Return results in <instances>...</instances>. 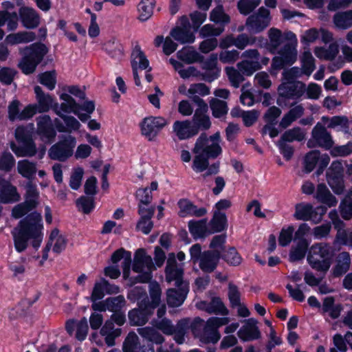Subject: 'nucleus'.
<instances>
[{"mask_svg": "<svg viewBox=\"0 0 352 352\" xmlns=\"http://www.w3.org/2000/svg\"><path fill=\"white\" fill-rule=\"evenodd\" d=\"M173 131L180 140H186L198 133V129L188 120L175 121L173 125Z\"/></svg>", "mask_w": 352, "mask_h": 352, "instance_id": "obj_30", "label": "nucleus"}, {"mask_svg": "<svg viewBox=\"0 0 352 352\" xmlns=\"http://www.w3.org/2000/svg\"><path fill=\"white\" fill-rule=\"evenodd\" d=\"M196 307L209 314L227 316L228 310L218 297H213L210 302L201 300L196 303Z\"/></svg>", "mask_w": 352, "mask_h": 352, "instance_id": "obj_25", "label": "nucleus"}, {"mask_svg": "<svg viewBox=\"0 0 352 352\" xmlns=\"http://www.w3.org/2000/svg\"><path fill=\"white\" fill-rule=\"evenodd\" d=\"M36 38L35 33L32 32L21 31L8 34L5 42L11 45L30 43Z\"/></svg>", "mask_w": 352, "mask_h": 352, "instance_id": "obj_41", "label": "nucleus"}, {"mask_svg": "<svg viewBox=\"0 0 352 352\" xmlns=\"http://www.w3.org/2000/svg\"><path fill=\"white\" fill-rule=\"evenodd\" d=\"M351 265V256L346 252H340L336 257V264L332 269L335 277H339L345 274Z\"/></svg>", "mask_w": 352, "mask_h": 352, "instance_id": "obj_40", "label": "nucleus"}, {"mask_svg": "<svg viewBox=\"0 0 352 352\" xmlns=\"http://www.w3.org/2000/svg\"><path fill=\"white\" fill-rule=\"evenodd\" d=\"M168 123L167 120L162 116L146 117L140 124L141 134L148 141H153Z\"/></svg>", "mask_w": 352, "mask_h": 352, "instance_id": "obj_13", "label": "nucleus"}, {"mask_svg": "<svg viewBox=\"0 0 352 352\" xmlns=\"http://www.w3.org/2000/svg\"><path fill=\"white\" fill-rule=\"evenodd\" d=\"M170 36L181 44L192 43L195 36L190 29L175 27L171 30Z\"/></svg>", "mask_w": 352, "mask_h": 352, "instance_id": "obj_44", "label": "nucleus"}, {"mask_svg": "<svg viewBox=\"0 0 352 352\" xmlns=\"http://www.w3.org/2000/svg\"><path fill=\"white\" fill-rule=\"evenodd\" d=\"M106 285L107 280L103 278L95 283L91 296V301L100 300L106 294Z\"/></svg>", "mask_w": 352, "mask_h": 352, "instance_id": "obj_62", "label": "nucleus"}, {"mask_svg": "<svg viewBox=\"0 0 352 352\" xmlns=\"http://www.w3.org/2000/svg\"><path fill=\"white\" fill-rule=\"evenodd\" d=\"M333 256V249L329 243H317L310 247L307 260L313 269L326 273L332 264Z\"/></svg>", "mask_w": 352, "mask_h": 352, "instance_id": "obj_5", "label": "nucleus"}, {"mask_svg": "<svg viewBox=\"0 0 352 352\" xmlns=\"http://www.w3.org/2000/svg\"><path fill=\"white\" fill-rule=\"evenodd\" d=\"M271 22L270 12L264 7L250 15L246 20L245 26L249 32L258 34L267 28Z\"/></svg>", "mask_w": 352, "mask_h": 352, "instance_id": "obj_15", "label": "nucleus"}, {"mask_svg": "<svg viewBox=\"0 0 352 352\" xmlns=\"http://www.w3.org/2000/svg\"><path fill=\"white\" fill-rule=\"evenodd\" d=\"M217 54H212L203 62L201 68L204 72L201 76L204 80L210 82L219 77L221 69L217 66Z\"/></svg>", "mask_w": 352, "mask_h": 352, "instance_id": "obj_23", "label": "nucleus"}, {"mask_svg": "<svg viewBox=\"0 0 352 352\" xmlns=\"http://www.w3.org/2000/svg\"><path fill=\"white\" fill-rule=\"evenodd\" d=\"M305 138V132L300 127H294L286 131L281 136L282 140L287 142L301 141Z\"/></svg>", "mask_w": 352, "mask_h": 352, "instance_id": "obj_60", "label": "nucleus"}, {"mask_svg": "<svg viewBox=\"0 0 352 352\" xmlns=\"http://www.w3.org/2000/svg\"><path fill=\"white\" fill-rule=\"evenodd\" d=\"M243 325L238 331V336L243 341H251L261 338V332L257 326L258 321L253 318L244 320Z\"/></svg>", "mask_w": 352, "mask_h": 352, "instance_id": "obj_24", "label": "nucleus"}, {"mask_svg": "<svg viewBox=\"0 0 352 352\" xmlns=\"http://www.w3.org/2000/svg\"><path fill=\"white\" fill-rule=\"evenodd\" d=\"M60 99L63 100L60 106L58 104V109L62 113H76V109L80 105L76 103L75 100L67 93H62L60 94Z\"/></svg>", "mask_w": 352, "mask_h": 352, "instance_id": "obj_51", "label": "nucleus"}, {"mask_svg": "<svg viewBox=\"0 0 352 352\" xmlns=\"http://www.w3.org/2000/svg\"><path fill=\"white\" fill-rule=\"evenodd\" d=\"M20 53L24 56L19 63V67L23 73L29 74L35 70L37 65L46 54L47 49L43 44L34 43L29 47L20 49Z\"/></svg>", "mask_w": 352, "mask_h": 352, "instance_id": "obj_8", "label": "nucleus"}, {"mask_svg": "<svg viewBox=\"0 0 352 352\" xmlns=\"http://www.w3.org/2000/svg\"><path fill=\"white\" fill-rule=\"evenodd\" d=\"M335 26L340 30H346L352 27V10L338 12L333 18Z\"/></svg>", "mask_w": 352, "mask_h": 352, "instance_id": "obj_49", "label": "nucleus"}, {"mask_svg": "<svg viewBox=\"0 0 352 352\" xmlns=\"http://www.w3.org/2000/svg\"><path fill=\"white\" fill-rule=\"evenodd\" d=\"M278 92L280 98L298 101L305 96V84L300 81L283 82L279 85Z\"/></svg>", "mask_w": 352, "mask_h": 352, "instance_id": "obj_18", "label": "nucleus"}, {"mask_svg": "<svg viewBox=\"0 0 352 352\" xmlns=\"http://www.w3.org/2000/svg\"><path fill=\"white\" fill-rule=\"evenodd\" d=\"M241 56L244 60L238 63L236 67L243 75L250 76L261 68L260 54L257 50H245L242 53Z\"/></svg>", "mask_w": 352, "mask_h": 352, "instance_id": "obj_17", "label": "nucleus"}, {"mask_svg": "<svg viewBox=\"0 0 352 352\" xmlns=\"http://www.w3.org/2000/svg\"><path fill=\"white\" fill-rule=\"evenodd\" d=\"M166 279L168 283L175 281L176 289L167 291V303L169 306L177 307L182 305L189 291L188 282L183 280V265L176 262L173 253L168 255L166 267Z\"/></svg>", "mask_w": 352, "mask_h": 352, "instance_id": "obj_3", "label": "nucleus"}, {"mask_svg": "<svg viewBox=\"0 0 352 352\" xmlns=\"http://www.w3.org/2000/svg\"><path fill=\"white\" fill-rule=\"evenodd\" d=\"M122 259L123 260L122 263L123 277L125 279H128L130 275L131 253L129 251L125 250L123 248H120L115 251L111 257V260L113 263H117Z\"/></svg>", "mask_w": 352, "mask_h": 352, "instance_id": "obj_33", "label": "nucleus"}, {"mask_svg": "<svg viewBox=\"0 0 352 352\" xmlns=\"http://www.w3.org/2000/svg\"><path fill=\"white\" fill-rule=\"evenodd\" d=\"M14 248L18 252L25 251L30 243L38 249L43 239V224L40 213L34 212L21 219L12 232Z\"/></svg>", "mask_w": 352, "mask_h": 352, "instance_id": "obj_2", "label": "nucleus"}, {"mask_svg": "<svg viewBox=\"0 0 352 352\" xmlns=\"http://www.w3.org/2000/svg\"><path fill=\"white\" fill-rule=\"evenodd\" d=\"M308 245L309 243L307 240L298 241L290 251L289 260L294 262L302 259L305 256Z\"/></svg>", "mask_w": 352, "mask_h": 352, "instance_id": "obj_54", "label": "nucleus"}, {"mask_svg": "<svg viewBox=\"0 0 352 352\" xmlns=\"http://www.w3.org/2000/svg\"><path fill=\"white\" fill-rule=\"evenodd\" d=\"M123 352H155L152 345L141 346L135 333L130 332L126 336L122 346Z\"/></svg>", "mask_w": 352, "mask_h": 352, "instance_id": "obj_31", "label": "nucleus"}, {"mask_svg": "<svg viewBox=\"0 0 352 352\" xmlns=\"http://www.w3.org/2000/svg\"><path fill=\"white\" fill-rule=\"evenodd\" d=\"M189 329L191 330V322L189 319L184 318L178 321L177 324L173 326L172 334L176 342L182 344Z\"/></svg>", "mask_w": 352, "mask_h": 352, "instance_id": "obj_46", "label": "nucleus"}, {"mask_svg": "<svg viewBox=\"0 0 352 352\" xmlns=\"http://www.w3.org/2000/svg\"><path fill=\"white\" fill-rule=\"evenodd\" d=\"M155 0H140L137 6L138 19L140 21H146L153 14Z\"/></svg>", "mask_w": 352, "mask_h": 352, "instance_id": "obj_45", "label": "nucleus"}, {"mask_svg": "<svg viewBox=\"0 0 352 352\" xmlns=\"http://www.w3.org/2000/svg\"><path fill=\"white\" fill-rule=\"evenodd\" d=\"M105 51L114 58H121L123 54V47L116 41H109L104 44Z\"/></svg>", "mask_w": 352, "mask_h": 352, "instance_id": "obj_61", "label": "nucleus"}, {"mask_svg": "<svg viewBox=\"0 0 352 352\" xmlns=\"http://www.w3.org/2000/svg\"><path fill=\"white\" fill-rule=\"evenodd\" d=\"M191 332L203 344H215L221 338L218 330L213 329L201 318H195L191 322Z\"/></svg>", "mask_w": 352, "mask_h": 352, "instance_id": "obj_9", "label": "nucleus"}, {"mask_svg": "<svg viewBox=\"0 0 352 352\" xmlns=\"http://www.w3.org/2000/svg\"><path fill=\"white\" fill-rule=\"evenodd\" d=\"M220 142L221 137L219 132L209 137L206 133H202L196 140L192 149L194 158L192 168L196 173L206 171L201 175L204 180H206L208 176L216 175L219 171V163L209 165V160L215 159L221 154Z\"/></svg>", "mask_w": 352, "mask_h": 352, "instance_id": "obj_1", "label": "nucleus"}, {"mask_svg": "<svg viewBox=\"0 0 352 352\" xmlns=\"http://www.w3.org/2000/svg\"><path fill=\"white\" fill-rule=\"evenodd\" d=\"M131 58V63L135 83L137 86H140L141 82L138 76V70L147 69V72H150L151 70V67L149 66L148 60L139 46H135L134 47L132 51Z\"/></svg>", "mask_w": 352, "mask_h": 352, "instance_id": "obj_19", "label": "nucleus"}, {"mask_svg": "<svg viewBox=\"0 0 352 352\" xmlns=\"http://www.w3.org/2000/svg\"><path fill=\"white\" fill-rule=\"evenodd\" d=\"M305 111L302 104H297L293 107L282 118L280 126L282 128H287L293 122L300 118Z\"/></svg>", "mask_w": 352, "mask_h": 352, "instance_id": "obj_50", "label": "nucleus"}, {"mask_svg": "<svg viewBox=\"0 0 352 352\" xmlns=\"http://www.w3.org/2000/svg\"><path fill=\"white\" fill-rule=\"evenodd\" d=\"M339 208L342 218L349 220L352 217V189L348 191Z\"/></svg>", "mask_w": 352, "mask_h": 352, "instance_id": "obj_55", "label": "nucleus"}, {"mask_svg": "<svg viewBox=\"0 0 352 352\" xmlns=\"http://www.w3.org/2000/svg\"><path fill=\"white\" fill-rule=\"evenodd\" d=\"M36 133L42 141L50 143L56 135V132L53 127L51 118L47 115L38 116L36 118Z\"/></svg>", "mask_w": 352, "mask_h": 352, "instance_id": "obj_21", "label": "nucleus"}, {"mask_svg": "<svg viewBox=\"0 0 352 352\" xmlns=\"http://www.w3.org/2000/svg\"><path fill=\"white\" fill-rule=\"evenodd\" d=\"M55 113L56 115H58L60 118L63 119L64 121L65 125L60 122V120L58 118H56L54 120V123L56 127V129L60 133L63 132H69L71 133L72 131H77L80 129L81 124L78 121L77 119H76L73 116H67L64 113H62L60 110H58V107L56 106V108L55 109Z\"/></svg>", "mask_w": 352, "mask_h": 352, "instance_id": "obj_27", "label": "nucleus"}, {"mask_svg": "<svg viewBox=\"0 0 352 352\" xmlns=\"http://www.w3.org/2000/svg\"><path fill=\"white\" fill-rule=\"evenodd\" d=\"M21 200L17 188L10 181L0 177V203L10 204Z\"/></svg>", "mask_w": 352, "mask_h": 352, "instance_id": "obj_22", "label": "nucleus"}, {"mask_svg": "<svg viewBox=\"0 0 352 352\" xmlns=\"http://www.w3.org/2000/svg\"><path fill=\"white\" fill-rule=\"evenodd\" d=\"M100 333L104 338L107 346H113L116 344V338L121 335L122 330L120 328H116L112 320H107L100 329Z\"/></svg>", "mask_w": 352, "mask_h": 352, "instance_id": "obj_34", "label": "nucleus"}, {"mask_svg": "<svg viewBox=\"0 0 352 352\" xmlns=\"http://www.w3.org/2000/svg\"><path fill=\"white\" fill-rule=\"evenodd\" d=\"M326 212L327 208L323 206L314 207L309 203L301 202L295 206L294 217L296 220L309 221L318 224L322 221Z\"/></svg>", "mask_w": 352, "mask_h": 352, "instance_id": "obj_10", "label": "nucleus"}, {"mask_svg": "<svg viewBox=\"0 0 352 352\" xmlns=\"http://www.w3.org/2000/svg\"><path fill=\"white\" fill-rule=\"evenodd\" d=\"M152 325L166 335L170 336L173 334L174 324L172 323L170 320L166 318L153 320Z\"/></svg>", "mask_w": 352, "mask_h": 352, "instance_id": "obj_58", "label": "nucleus"}, {"mask_svg": "<svg viewBox=\"0 0 352 352\" xmlns=\"http://www.w3.org/2000/svg\"><path fill=\"white\" fill-rule=\"evenodd\" d=\"M34 125L30 123L25 126H19L15 130V138L21 144V146L12 143L10 148L17 157H32L36 153V147L32 136Z\"/></svg>", "mask_w": 352, "mask_h": 352, "instance_id": "obj_6", "label": "nucleus"}, {"mask_svg": "<svg viewBox=\"0 0 352 352\" xmlns=\"http://www.w3.org/2000/svg\"><path fill=\"white\" fill-rule=\"evenodd\" d=\"M342 310V306L336 304L334 298L328 296L324 298L320 311L324 316L336 319L340 316Z\"/></svg>", "mask_w": 352, "mask_h": 352, "instance_id": "obj_37", "label": "nucleus"}, {"mask_svg": "<svg viewBox=\"0 0 352 352\" xmlns=\"http://www.w3.org/2000/svg\"><path fill=\"white\" fill-rule=\"evenodd\" d=\"M226 74L232 86L239 87L244 80L243 74L237 69L233 67H227L225 69Z\"/></svg>", "mask_w": 352, "mask_h": 352, "instance_id": "obj_57", "label": "nucleus"}, {"mask_svg": "<svg viewBox=\"0 0 352 352\" xmlns=\"http://www.w3.org/2000/svg\"><path fill=\"white\" fill-rule=\"evenodd\" d=\"M76 145V138L67 135L50 147L48 151L49 157L53 160L65 162L73 155Z\"/></svg>", "mask_w": 352, "mask_h": 352, "instance_id": "obj_11", "label": "nucleus"}, {"mask_svg": "<svg viewBox=\"0 0 352 352\" xmlns=\"http://www.w3.org/2000/svg\"><path fill=\"white\" fill-rule=\"evenodd\" d=\"M319 158V151L309 152L304 159V168L307 173H311L316 167Z\"/></svg>", "mask_w": 352, "mask_h": 352, "instance_id": "obj_63", "label": "nucleus"}, {"mask_svg": "<svg viewBox=\"0 0 352 352\" xmlns=\"http://www.w3.org/2000/svg\"><path fill=\"white\" fill-rule=\"evenodd\" d=\"M314 52L319 59L333 60L339 53V45L336 42H332L327 47H316Z\"/></svg>", "mask_w": 352, "mask_h": 352, "instance_id": "obj_39", "label": "nucleus"}, {"mask_svg": "<svg viewBox=\"0 0 352 352\" xmlns=\"http://www.w3.org/2000/svg\"><path fill=\"white\" fill-rule=\"evenodd\" d=\"M177 57L186 64L201 62L203 56L192 47H184L177 52Z\"/></svg>", "mask_w": 352, "mask_h": 352, "instance_id": "obj_43", "label": "nucleus"}, {"mask_svg": "<svg viewBox=\"0 0 352 352\" xmlns=\"http://www.w3.org/2000/svg\"><path fill=\"white\" fill-rule=\"evenodd\" d=\"M20 21L27 29H34L40 24V15L37 11L30 7H21L19 10Z\"/></svg>", "mask_w": 352, "mask_h": 352, "instance_id": "obj_28", "label": "nucleus"}, {"mask_svg": "<svg viewBox=\"0 0 352 352\" xmlns=\"http://www.w3.org/2000/svg\"><path fill=\"white\" fill-rule=\"evenodd\" d=\"M36 164L28 160H19L17 162V171L23 177L31 179L36 173Z\"/></svg>", "mask_w": 352, "mask_h": 352, "instance_id": "obj_52", "label": "nucleus"}, {"mask_svg": "<svg viewBox=\"0 0 352 352\" xmlns=\"http://www.w3.org/2000/svg\"><path fill=\"white\" fill-rule=\"evenodd\" d=\"M153 259L148 255L144 249L137 250L135 253L132 270L134 272L139 274L137 276L128 278L130 285L137 283H147L152 278V272L155 270Z\"/></svg>", "mask_w": 352, "mask_h": 352, "instance_id": "obj_7", "label": "nucleus"}, {"mask_svg": "<svg viewBox=\"0 0 352 352\" xmlns=\"http://www.w3.org/2000/svg\"><path fill=\"white\" fill-rule=\"evenodd\" d=\"M125 302L124 297L122 295L106 298L108 311L111 312L120 311L124 306Z\"/></svg>", "mask_w": 352, "mask_h": 352, "instance_id": "obj_64", "label": "nucleus"}, {"mask_svg": "<svg viewBox=\"0 0 352 352\" xmlns=\"http://www.w3.org/2000/svg\"><path fill=\"white\" fill-rule=\"evenodd\" d=\"M188 228L192 236L196 239L204 238L212 234L206 219L199 221H190L188 222Z\"/></svg>", "mask_w": 352, "mask_h": 352, "instance_id": "obj_35", "label": "nucleus"}, {"mask_svg": "<svg viewBox=\"0 0 352 352\" xmlns=\"http://www.w3.org/2000/svg\"><path fill=\"white\" fill-rule=\"evenodd\" d=\"M325 126L326 125H324L321 122H318L313 128L311 138L307 142L309 148H314L318 146L329 150L333 146L334 142L332 136Z\"/></svg>", "mask_w": 352, "mask_h": 352, "instance_id": "obj_16", "label": "nucleus"}, {"mask_svg": "<svg viewBox=\"0 0 352 352\" xmlns=\"http://www.w3.org/2000/svg\"><path fill=\"white\" fill-rule=\"evenodd\" d=\"M193 101L197 104L198 109L195 111L194 115V121L196 123V127L201 128L204 130L209 129L211 126V122L208 116L204 113L208 110V105L200 98L195 96L193 98Z\"/></svg>", "mask_w": 352, "mask_h": 352, "instance_id": "obj_29", "label": "nucleus"}, {"mask_svg": "<svg viewBox=\"0 0 352 352\" xmlns=\"http://www.w3.org/2000/svg\"><path fill=\"white\" fill-rule=\"evenodd\" d=\"M321 121L327 128L335 129L338 131H342L348 135L349 133L350 127L352 126V121L349 120L348 118L344 116H336L331 118L322 116Z\"/></svg>", "mask_w": 352, "mask_h": 352, "instance_id": "obj_26", "label": "nucleus"}, {"mask_svg": "<svg viewBox=\"0 0 352 352\" xmlns=\"http://www.w3.org/2000/svg\"><path fill=\"white\" fill-rule=\"evenodd\" d=\"M219 258V252H204L200 258L199 267L206 272H211L215 269Z\"/></svg>", "mask_w": 352, "mask_h": 352, "instance_id": "obj_38", "label": "nucleus"}, {"mask_svg": "<svg viewBox=\"0 0 352 352\" xmlns=\"http://www.w3.org/2000/svg\"><path fill=\"white\" fill-rule=\"evenodd\" d=\"M278 56L272 59V69L280 70L285 65H292L297 60V49L294 47L287 46L286 48H280L278 52Z\"/></svg>", "mask_w": 352, "mask_h": 352, "instance_id": "obj_20", "label": "nucleus"}, {"mask_svg": "<svg viewBox=\"0 0 352 352\" xmlns=\"http://www.w3.org/2000/svg\"><path fill=\"white\" fill-rule=\"evenodd\" d=\"M226 221L227 219L225 213L214 211L213 217L208 223L212 234L223 230L226 227Z\"/></svg>", "mask_w": 352, "mask_h": 352, "instance_id": "obj_53", "label": "nucleus"}, {"mask_svg": "<svg viewBox=\"0 0 352 352\" xmlns=\"http://www.w3.org/2000/svg\"><path fill=\"white\" fill-rule=\"evenodd\" d=\"M138 333L143 338L156 344H162L164 341L163 336L153 326L138 328Z\"/></svg>", "mask_w": 352, "mask_h": 352, "instance_id": "obj_48", "label": "nucleus"}, {"mask_svg": "<svg viewBox=\"0 0 352 352\" xmlns=\"http://www.w3.org/2000/svg\"><path fill=\"white\" fill-rule=\"evenodd\" d=\"M269 50L274 54L277 52L280 45L283 44L282 48L289 47H297L298 40L295 34L290 31L283 33L280 30L272 28L268 31Z\"/></svg>", "mask_w": 352, "mask_h": 352, "instance_id": "obj_12", "label": "nucleus"}, {"mask_svg": "<svg viewBox=\"0 0 352 352\" xmlns=\"http://www.w3.org/2000/svg\"><path fill=\"white\" fill-rule=\"evenodd\" d=\"M210 19L216 23L221 24H226L230 22V16L225 13L221 5L217 6L211 11Z\"/></svg>", "mask_w": 352, "mask_h": 352, "instance_id": "obj_59", "label": "nucleus"}, {"mask_svg": "<svg viewBox=\"0 0 352 352\" xmlns=\"http://www.w3.org/2000/svg\"><path fill=\"white\" fill-rule=\"evenodd\" d=\"M301 67L305 75L309 76L316 68L315 59L310 51H305L300 58Z\"/></svg>", "mask_w": 352, "mask_h": 352, "instance_id": "obj_56", "label": "nucleus"}, {"mask_svg": "<svg viewBox=\"0 0 352 352\" xmlns=\"http://www.w3.org/2000/svg\"><path fill=\"white\" fill-rule=\"evenodd\" d=\"M34 92L38 102L36 105L38 113L47 112L52 107L54 108L55 111L58 103L55 102L54 98L50 94H45L39 86L34 87Z\"/></svg>", "mask_w": 352, "mask_h": 352, "instance_id": "obj_32", "label": "nucleus"}, {"mask_svg": "<svg viewBox=\"0 0 352 352\" xmlns=\"http://www.w3.org/2000/svg\"><path fill=\"white\" fill-rule=\"evenodd\" d=\"M161 288L157 282L149 284V295L151 301L146 297L139 302V307L131 310L128 314L129 320L132 326L144 325L153 314L154 309L159 306L161 301Z\"/></svg>", "mask_w": 352, "mask_h": 352, "instance_id": "obj_4", "label": "nucleus"}, {"mask_svg": "<svg viewBox=\"0 0 352 352\" xmlns=\"http://www.w3.org/2000/svg\"><path fill=\"white\" fill-rule=\"evenodd\" d=\"M66 243L67 241L65 237L60 234V232L57 228H54L52 230L47 244H49L50 248L52 247L53 252L56 253L61 252L65 250Z\"/></svg>", "mask_w": 352, "mask_h": 352, "instance_id": "obj_47", "label": "nucleus"}, {"mask_svg": "<svg viewBox=\"0 0 352 352\" xmlns=\"http://www.w3.org/2000/svg\"><path fill=\"white\" fill-rule=\"evenodd\" d=\"M314 197L318 202L329 208L336 206L338 203L336 197L331 194L324 184H320L317 186Z\"/></svg>", "mask_w": 352, "mask_h": 352, "instance_id": "obj_36", "label": "nucleus"}, {"mask_svg": "<svg viewBox=\"0 0 352 352\" xmlns=\"http://www.w3.org/2000/svg\"><path fill=\"white\" fill-rule=\"evenodd\" d=\"M25 192L24 195V202L34 209L39 204L40 193L36 185L32 182L28 181L25 185Z\"/></svg>", "mask_w": 352, "mask_h": 352, "instance_id": "obj_42", "label": "nucleus"}, {"mask_svg": "<svg viewBox=\"0 0 352 352\" xmlns=\"http://www.w3.org/2000/svg\"><path fill=\"white\" fill-rule=\"evenodd\" d=\"M343 172V165L339 160L333 161L327 171V183L336 195H342L344 190Z\"/></svg>", "mask_w": 352, "mask_h": 352, "instance_id": "obj_14", "label": "nucleus"}]
</instances>
